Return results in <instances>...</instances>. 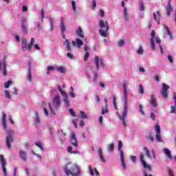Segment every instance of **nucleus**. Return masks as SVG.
I'll use <instances>...</instances> for the list:
<instances>
[{
  "label": "nucleus",
  "instance_id": "f257e3e1",
  "mask_svg": "<svg viewBox=\"0 0 176 176\" xmlns=\"http://www.w3.org/2000/svg\"><path fill=\"white\" fill-rule=\"evenodd\" d=\"M65 173L66 175H69L70 174L72 176H80L81 175L79 166L72 162L66 164Z\"/></svg>",
  "mask_w": 176,
  "mask_h": 176
},
{
  "label": "nucleus",
  "instance_id": "f03ea898",
  "mask_svg": "<svg viewBox=\"0 0 176 176\" xmlns=\"http://www.w3.org/2000/svg\"><path fill=\"white\" fill-rule=\"evenodd\" d=\"M48 105H49L50 112H51L52 114L55 116L56 115L55 111H57L60 106V96L56 95L54 98H53L52 103L49 102Z\"/></svg>",
  "mask_w": 176,
  "mask_h": 176
},
{
  "label": "nucleus",
  "instance_id": "7ed1b4c3",
  "mask_svg": "<svg viewBox=\"0 0 176 176\" xmlns=\"http://www.w3.org/2000/svg\"><path fill=\"white\" fill-rule=\"evenodd\" d=\"M99 34L103 37L107 38L108 36V31L109 30V25L107 21L103 20L99 21Z\"/></svg>",
  "mask_w": 176,
  "mask_h": 176
},
{
  "label": "nucleus",
  "instance_id": "20e7f679",
  "mask_svg": "<svg viewBox=\"0 0 176 176\" xmlns=\"http://www.w3.org/2000/svg\"><path fill=\"white\" fill-rule=\"evenodd\" d=\"M129 111V104H127V101L124 102V109L123 113H122V116L118 115V118L123 122V126L124 127L126 126V122L124 120L127 117V111Z\"/></svg>",
  "mask_w": 176,
  "mask_h": 176
},
{
  "label": "nucleus",
  "instance_id": "39448f33",
  "mask_svg": "<svg viewBox=\"0 0 176 176\" xmlns=\"http://www.w3.org/2000/svg\"><path fill=\"white\" fill-rule=\"evenodd\" d=\"M8 135L6 138V144H7V146L8 149H11V143H13L14 142V131H8L7 132Z\"/></svg>",
  "mask_w": 176,
  "mask_h": 176
},
{
  "label": "nucleus",
  "instance_id": "423d86ee",
  "mask_svg": "<svg viewBox=\"0 0 176 176\" xmlns=\"http://www.w3.org/2000/svg\"><path fill=\"white\" fill-rule=\"evenodd\" d=\"M140 161H141L143 168H144L145 170H148L149 173H151L152 171L151 166L150 164H147V163H146L144 159V155L142 154L141 155H140Z\"/></svg>",
  "mask_w": 176,
  "mask_h": 176
},
{
  "label": "nucleus",
  "instance_id": "0eeeda50",
  "mask_svg": "<svg viewBox=\"0 0 176 176\" xmlns=\"http://www.w3.org/2000/svg\"><path fill=\"white\" fill-rule=\"evenodd\" d=\"M0 161L1 163L2 170L3 171L4 176H8L7 170H6V160L4 159L3 155H0Z\"/></svg>",
  "mask_w": 176,
  "mask_h": 176
},
{
  "label": "nucleus",
  "instance_id": "6e6552de",
  "mask_svg": "<svg viewBox=\"0 0 176 176\" xmlns=\"http://www.w3.org/2000/svg\"><path fill=\"white\" fill-rule=\"evenodd\" d=\"M170 87L166 83H163L162 91H161V96L164 99H166L168 97L167 91H168Z\"/></svg>",
  "mask_w": 176,
  "mask_h": 176
},
{
  "label": "nucleus",
  "instance_id": "1a4fd4ad",
  "mask_svg": "<svg viewBox=\"0 0 176 176\" xmlns=\"http://www.w3.org/2000/svg\"><path fill=\"white\" fill-rule=\"evenodd\" d=\"M70 144L74 147H78V142H77L76 134L74 132L71 133Z\"/></svg>",
  "mask_w": 176,
  "mask_h": 176
},
{
  "label": "nucleus",
  "instance_id": "9d476101",
  "mask_svg": "<svg viewBox=\"0 0 176 176\" xmlns=\"http://www.w3.org/2000/svg\"><path fill=\"white\" fill-rule=\"evenodd\" d=\"M94 63L96 64V70H100V63L102 67H104V60L102 59H100L98 56H95Z\"/></svg>",
  "mask_w": 176,
  "mask_h": 176
},
{
  "label": "nucleus",
  "instance_id": "9b49d317",
  "mask_svg": "<svg viewBox=\"0 0 176 176\" xmlns=\"http://www.w3.org/2000/svg\"><path fill=\"white\" fill-rule=\"evenodd\" d=\"M21 29H22V32H23V34H28V21H26L25 19H23L22 21Z\"/></svg>",
  "mask_w": 176,
  "mask_h": 176
},
{
  "label": "nucleus",
  "instance_id": "f8f14e48",
  "mask_svg": "<svg viewBox=\"0 0 176 176\" xmlns=\"http://www.w3.org/2000/svg\"><path fill=\"white\" fill-rule=\"evenodd\" d=\"M173 8L171 5V0L168 1V6H166L167 16L170 17V12H173Z\"/></svg>",
  "mask_w": 176,
  "mask_h": 176
},
{
  "label": "nucleus",
  "instance_id": "ddd939ff",
  "mask_svg": "<svg viewBox=\"0 0 176 176\" xmlns=\"http://www.w3.org/2000/svg\"><path fill=\"white\" fill-rule=\"evenodd\" d=\"M150 104L154 108L158 107V103L157 102L155 94H152V96H151Z\"/></svg>",
  "mask_w": 176,
  "mask_h": 176
},
{
  "label": "nucleus",
  "instance_id": "4468645a",
  "mask_svg": "<svg viewBox=\"0 0 176 176\" xmlns=\"http://www.w3.org/2000/svg\"><path fill=\"white\" fill-rule=\"evenodd\" d=\"M83 45V41L80 40V38H76V41H72V46H77L78 47H80V46H82Z\"/></svg>",
  "mask_w": 176,
  "mask_h": 176
},
{
  "label": "nucleus",
  "instance_id": "2eb2a0df",
  "mask_svg": "<svg viewBox=\"0 0 176 176\" xmlns=\"http://www.w3.org/2000/svg\"><path fill=\"white\" fill-rule=\"evenodd\" d=\"M28 41L26 38H22V50L23 52H25L28 50Z\"/></svg>",
  "mask_w": 176,
  "mask_h": 176
},
{
  "label": "nucleus",
  "instance_id": "dca6fc26",
  "mask_svg": "<svg viewBox=\"0 0 176 176\" xmlns=\"http://www.w3.org/2000/svg\"><path fill=\"white\" fill-rule=\"evenodd\" d=\"M63 45L66 46V50L67 52H72V49L71 47V45L69 44V40L66 39L65 41H63Z\"/></svg>",
  "mask_w": 176,
  "mask_h": 176
},
{
  "label": "nucleus",
  "instance_id": "f3484780",
  "mask_svg": "<svg viewBox=\"0 0 176 176\" xmlns=\"http://www.w3.org/2000/svg\"><path fill=\"white\" fill-rule=\"evenodd\" d=\"M6 117H7L6 113H2V126H3V129L5 130L7 129Z\"/></svg>",
  "mask_w": 176,
  "mask_h": 176
},
{
  "label": "nucleus",
  "instance_id": "a211bd4d",
  "mask_svg": "<svg viewBox=\"0 0 176 176\" xmlns=\"http://www.w3.org/2000/svg\"><path fill=\"white\" fill-rule=\"evenodd\" d=\"M76 35L78 38H84V33L81 27H78V30H76Z\"/></svg>",
  "mask_w": 176,
  "mask_h": 176
},
{
  "label": "nucleus",
  "instance_id": "6ab92c4d",
  "mask_svg": "<svg viewBox=\"0 0 176 176\" xmlns=\"http://www.w3.org/2000/svg\"><path fill=\"white\" fill-rule=\"evenodd\" d=\"M26 155H28V152L23 151H19L20 158L23 161H26V160H27Z\"/></svg>",
  "mask_w": 176,
  "mask_h": 176
},
{
  "label": "nucleus",
  "instance_id": "aec40b11",
  "mask_svg": "<svg viewBox=\"0 0 176 176\" xmlns=\"http://www.w3.org/2000/svg\"><path fill=\"white\" fill-rule=\"evenodd\" d=\"M122 87H123V89H124L123 95H124V102H126V100H127L126 83L124 82Z\"/></svg>",
  "mask_w": 176,
  "mask_h": 176
},
{
  "label": "nucleus",
  "instance_id": "412c9836",
  "mask_svg": "<svg viewBox=\"0 0 176 176\" xmlns=\"http://www.w3.org/2000/svg\"><path fill=\"white\" fill-rule=\"evenodd\" d=\"M67 153H69L70 155H80L78 151H72V146L67 147Z\"/></svg>",
  "mask_w": 176,
  "mask_h": 176
},
{
  "label": "nucleus",
  "instance_id": "4be33fe9",
  "mask_svg": "<svg viewBox=\"0 0 176 176\" xmlns=\"http://www.w3.org/2000/svg\"><path fill=\"white\" fill-rule=\"evenodd\" d=\"M163 151H164V154L166 155L168 159H170V160H173V156L171 155L170 150L168 149V148H164L163 149Z\"/></svg>",
  "mask_w": 176,
  "mask_h": 176
},
{
  "label": "nucleus",
  "instance_id": "5701e85b",
  "mask_svg": "<svg viewBox=\"0 0 176 176\" xmlns=\"http://www.w3.org/2000/svg\"><path fill=\"white\" fill-rule=\"evenodd\" d=\"M35 43V40L34 38H31L30 43L27 45L28 51H30L32 50V47L33 46L34 43Z\"/></svg>",
  "mask_w": 176,
  "mask_h": 176
},
{
  "label": "nucleus",
  "instance_id": "b1692460",
  "mask_svg": "<svg viewBox=\"0 0 176 176\" xmlns=\"http://www.w3.org/2000/svg\"><path fill=\"white\" fill-rule=\"evenodd\" d=\"M120 160H121L122 167H123L124 170H126V163H124V154L122 153H121Z\"/></svg>",
  "mask_w": 176,
  "mask_h": 176
},
{
  "label": "nucleus",
  "instance_id": "393cba45",
  "mask_svg": "<svg viewBox=\"0 0 176 176\" xmlns=\"http://www.w3.org/2000/svg\"><path fill=\"white\" fill-rule=\"evenodd\" d=\"M63 96V102H65V104L67 107H69L70 105H71V104H70V102H69V98H68V96L67 95H66V96Z\"/></svg>",
  "mask_w": 176,
  "mask_h": 176
},
{
  "label": "nucleus",
  "instance_id": "a878e982",
  "mask_svg": "<svg viewBox=\"0 0 176 176\" xmlns=\"http://www.w3.org/2000/svg\"><path fill=\"white\" fill-rule=\"evenodd\" d=\"M118 151H120V155H122V153L124 155V153L122 150V146H123L122 140L118 141Z\"/></svg>",
  "mask_w": 176,
  "mask_h": 176
},
{
  "label": "nucleus",
  "instance_id": "bb28decb",
  "mask_svg": "<svg viewBox=\"0 0 176 176\" xmlns=\"http://www.w3.org/2000/svg\"><path fill=\"white\" fill-rule=\"evenodd\" d=\"M36 124L40 126L41 120L38 115V112H36V118H35Z\"/></svg>",
  "mask_w": 176,
  "mask_h": 176
},
{
  "label": "nucleus",
  "instance_id": "cd10ccee",
  "mask_svg": "<svg viewBox=\"0 0 176 176\" xmlns=\"http://www.w3.org/2000/svg\"><path fill=\"white\" fill-rule=\"evenodd\" d=\"M150 45H151V48L152 51H155V39H153V38L150 39Z\"/></svg>",
  "mask_w": 176,
  "mask_h": 176
},
{
  "label": "nucleus",
  "instance_id": "c85d7f7f",
  "mask_svg": "<svg viewBox=\"0 0 176 176\" xmlns=\"http://www.w3.org/2000/svg\"><path fill=\"white\" fill-rule=\"evenodd\" d=\"M143 151L145 152V155H146V157L151 158V153L148 150L147 147H144Z\"/></svg>",
  "mask_w": 176,
  "mask_h": 176
},
{
  "label": "nucleus",
  "instance_id": "c756f323",
  "mask_svg": "<svg viewBox=\"0 0 176 176\" xmlns=\"http://www.w3.org/2000/svg\"><path fill=\"white\" fill-rule=\"evenodd\" d=\"M115 149V144L113 143L109 144L107 146V150H109V152H113Z\"/></svg>",
  "mask_w": 176,
  "mask_h": 176
},
{
  "label": "nucleus",
  "instance_id": "7c9ffc66",
  "mask_svg": "<svg viewBox=\"0 0 176 176\" xmlns=\"http://www.w3.org/2000/svg\"><path fill=\"white\" fill-rule=\"evenodd\" d=\"M50 31H53L54 30V27H53V23H54V20L53 18H50Z\"/></svg>",
  "mask_w": 176,
  "mask_h": 176
},
{
  "label": "nucleus",
  "instance_id": "2f4dec72",
  "mask_svg": "<svg viewBox=\"0 0 176 176\" xmlns=\"http://www.w3.org/2000/svg\"><path fill=\"white\" fill-rule=\"evenodd\" d=\"M60 29H61V33H65L66 31V26L63 21H61V25L60 26Z\"/></svg>",
  "mask_w": 176,
  "mask_h": 176
},
{
  "label": "nucleus",
  "instance_id": "473e14b6",
  "mask_svg": "<svg viewBox=\"0 0 176 176\" xmlns=\"http://www.w3.org/2000/svg\"><path fill=\"white\" fill-rule=\"evenodd\" d=\"M164 28L165 32H166L167 35L170 36V37H173V35L170 33V30L169 29V27L164 25Z\"/></svg>",
  "mask_w": 176,
  "mask_h": 176
},
{
  "label": "nucleus",
  "instance_id": "72a5a7b5",
  "mask_svg": "<svg viewBox=\"0 0 176 176\" xmlns=\"http://www.w3.org/2000/svg\"><path fill=\"white\" fill-rule=\"evenodd\" d=\"M58 89L60 94H61L63 96H67V94H66V92H65V91H63V89H62V88H61V87H60V85H58Z\"/></svg>",
  "mask_w": 176,
  "mask_h": 176
},
{
  "label": "nucleus",
  "instance_id": "f704fd0d",
  "mask_svg": "<svg viewBox=\"0 0 176 176\" xmlns=\"http://www.w3.org/2000/svg\"><path fill=\"white\" fill-rule=\"evenodd\" d=\"M170 113H176V100L175 102L174 103V106L170 107Z\"/></svg>",
  "mask_w": 176,
  "mask_h": 176
},
{
  "label": "nucleus",
  "instance_id": "c9c22d12",
  "mask_svg": "<svg viewBox=\"0 0 176 176\" xmlns=\"http://www.w3.org/2000/svg\"><path fill=\"white\" fill-rule=\"evenodd\" d=\"M80 114L82 119H87L88 118L87 115L86 114V112L81 111L80 112Z\"/></svg>",
  "mask_w": 176,
  "mask_h": 176
},
{
  "label": "nucleus",
  "instance_id": "e433bc0d",
  "mask_svg": "<svg viewBox=\"0 0 176 176\" xmlns=\"http://www.w3.org/2000/svg\"><path fill=\"white\" fill-rule=\"evenodd\" d=\"M2 65H3V76H7L6 62H3V63H2Z\"/></svg>",
  "mask_w": 176,
  "mask_h": 176
},
{
  "label": "nucleus",
  "instance_id": "4c0bfd02",
  "mask_svg": "<svg viewBox=\"0 0 176 176\" xmlns=\"http://www.w3.org/2000/svg\"><path fill=\"white\" fill-rule=\"evenodd\" d=\"M139 93L141 95L144 94V87L141 84H140V85H139Z\"/></svg>",
  "mask_w": 176,
  "mask_h": 176
},
{
  "label": "nucleus",
  "instance_id": "58836bf2",
  "mask_svg": "<svg viewBox=\"0 0 176 176\" xmlns=\"http://www.w3.org/2000/svg\"><path fill=\"white\" fill-rule=\"evenodd\" d=\"M56 71L59 72L60 73H65V68L61 66V67H56Z\"/></svg>",
  "mask_w": 176,
  "mask_h": 176
},
{
  "label": "nucleus",
  "instance_id": "ea45409f",
  "mask_svg": "<svg viewBox=\"0 0 176 176\" xmlns=\"http://www.w3.org/2000/svg\"><path fill=\"white\" fill-rule=\"evenodd\" d=\"M66 56L67 58H69L71 60H73L75 58H74L73 54H72L71 52H67Z\"/></svg>",
  "mask_w": 176,
  "mask_h": 176
},
{
  "label": "nucleus",
  "instance_id": "a19ab883",
  "mask_svg": "<svg viewBox=\"0 0 176 176\" xmlns=\"http://www.w3.org/2000/svg\"><path fill=\"white\" fill-rule=\"evenodd\" d=\"M155 131H156V134L162 133V131L160 130V126L159 124H156V126H155Z\"/></svg>",
  "mask_w": 176,
  "mask_h": 176
},
{
  "label": "nucleus",
  "instance_id": "79ce46f5",
  "mask_svg": "<svg viewBox=\"0 0 176 176\" xmlns=\"http://www.w3.org/2000/svg\"><path fill=\"white\" fill-rule=\"evenodd\" d=\"M156 140L157 142H162V136L160 133H156Z\"/></svg>",
  "mask_w": 176,
  "mask_h": 176
},
{
  "label": "nucleus",
  "instance_id": "37998d69",
  "mask_svg": "<svg viewBox=\"0 0 176 176\" xmlns=\"http://www.w3.org/2000/svg\"><path fill=\"white\" fill-rule=\"evenodd\" d=\"M35 144H36V146H38V148H40L42 151H44V149H43V144H42V143H41L40 142H36Z\"/></svg>",
  "mask_w": 176,
  "mask_h": 176
},
{
  "label": "nucleus",
  "instance_id": "c03bdc74",
  "mask_svg": "<svg viewBox=\"0 0 176 176\" xmlns=\"http://www.w3.org/2000/svg\"><path fill=\"white\" fill-rule=\"evenodd\" d=\"M113 104L114 107L116 109V110H118V108H117V104H116V96H113Z\"/></svg>",
  "mask_w": 176,
  "mask_h": 176
},
{
  "label": "nucleus",
  "instance_id": "a18cd8bd",
  "mask_svg": "<svg viewBox=\"0 0 176 176\" xmlns=\"http://www.w3.org/2000/svg\"><path fill=\"white\" fill-rule=\"evenodd\" d=\"M5 96H6V98H7L8 99H10L11 98L10 93L8 90L5 91Z\"/></svg>",
  "mask_w": 176,
  "mask_h": 176
},
{
  "label": "nucleus",
  "instance_id": "49530a36",
  "mask_svg": "<svg viewBox=\"0 0 176 176\" xmlns=\"http://www.w3.org/2000/svg\"><path fill=\"white\" fill-rule=\"evenodd\" d=\"M12 83V82L11 80H9L8 82H6L4 84L5 88L8 89V87H10V85H11Z\"/></svg>",
  "mask_w": 176,
  "mask_h": 176
},
{
  "label": "nucleus",
  "instance_id": "de8ad7c7",
  "mask_svg": "<svg viewBox=\"0 0 176 176\" xmlns=\"http://www.w3.org/2000/svg\"><path fill=\"white\" fill-rule=\"evenodd\" d=\"M153 134L154 133L153 132L149 133L148 138L151 142H153L155 140V139L153 138Z\"/></svg>",
  "mask_w": 176,
  "mask_h": 176
},
{
  "label": "nucleus",
  "instance_id": "09e8293b",
  "mask_svg": "<svg viewBox=\"0 0 176 176\" xmlns=\"http://www.w3.org/2000/svg\"><path fill=\"white\" fill-rule=\"evenodd\" d=\"M124 41L123 40H120V41H118L117 45L118 47H122L124 45Z\"/></svg>",
  "mask_w": 176,
  "mask_h": 176
},
{
  "label": "nucleus",
  "instance_id": "8fccbe9b",
  "mask_svg": "<svg viewBox=\"0 0 176 176\" xmlns=\"http://www.w3.org/2000/svg\"><path fill=\"white\" fill-rule=\"evenodd\" d=\"M89 58V52H86L85 56H84V60L87 61L88 58Z\"/></svg>",
  "mask_w": 176,
  "mask_h": 176
},
{
  "label": "nucleus",
  "instance_id": "3c124183",
  "mask_svg": "<svg viewBox=\"0 0 176 176\" xmlns=\"http://www.w3.org/2000/svg\"><path fill=\"white\" fill-rule=\"evenodd\" d=\"M168 176H175L174 171L173 170V169H170V168L168 170Z\"/></svg>",
  "mask_w": 176,
  "mask_h": 176
},
{
  "label": "nucleus",
  "instance_id": "603ef678",
  "mask_svg": "<svg viewBox=\"0 0 176 176\" xmlns=\"http://www.w3.org/2000/svg\"><path fill=\"white\" fill-rule=\"evenodd\" d=\"M72 5L73 11L76 12V1H72Z\"/></svg>",
  "mask_w": 176,
  "mask_h": 176
},
{
  "label": "nucleus",
  "instance_id": "864d4df0",
  "mask_svg": "<svg viewBox=\"0 0 176 176\" xmlns=\"http://www.w3.org/2000/svg\"><path fill=\"white\" fill-rule=\"evenodd\" d=\"M69 111L72 117H76V112L74 111L73 109H69Z\"/></svg>",
  "mask_w": 176,
  "mask_h": 176
},
{
  "label": "nucleus",
  "instance_id": "5fc2aeb1",
  "mask_svg": "<svg viewBox=\"0 0 176 176\" xmlns=\"http://www.w3.org/2000/svg\"><path fill=\"white\" fill-rule=\"evenodd\" d=\"M131 160L132 162H133L134 164H136V161H137L136 155L131 156Z\"/></svg>",
  "mask_w": 176,
  "mask_h": 176
},
{
  "label": "nucleus",
  "instance_id": "6e6d98bb",
  "mask_svg": "<svg viewBox=\"0 0 176 176\" xmlns=\"http://www.w3.org/2000/svg\"><path fill=\"white\" fill-rule=\"evenodd\" d=\"M41 22L43 23V20L45 19L44 10H41Z\"/></svg>",
  "mask_w": 176,
  "mask_h": 176
},
{
  "label": "nucleus",
  "instance_id": "4d7b16f0",
  "mask_svg": "<svg viewBox=\"0 0 176 176\" xmlns=\"http://www.w3.org/2000/svg\"><path fill=\"white\" fill-rule=\"evenodd\" d=\"M138 54L140 55H142V54H144V50H142V46L138 49Z\"/></svg>",
  "mask_w": 176,
  "mask_h": 176
},
{
  "label": "nucleus",
  "instance_id": "13d9d810",
  "mask_svg": "<svg viewBox=\"0 0 176 176\" xmlns=\"http://www.w3.org/2000/svg\"><path fill=\"white\" fill-rule=\"evenodd\" d=\"M150 117H151V119H152L153 120H156V118H155L156 116H155V113H153V112L151 113Z\"/></svg>",
  "mask_w": 176,
  "mask_h": 176
},
{
  "label": "nucleus",
  "instance_id": "bf43d9fd",
  "mask_svg": "<svg viewBox=\"0 0 176 176\" xmlns=\"http://www.w3.org/2000/svg\"><path fill=\"white\" fill-rule=\"evenodd\" d=\"M89 174H91V176L94 175V171L93 170V168L91 166H89Z\"/></svg>",
  "mask_w": 176,
  "mask_h": 176
},
{
  "label": "nucleus",
  "instance_id": "052dcab7",
  "mask_svg": "<svg viewBox=\"0 0 176 176\" xmlns=\"http://www.w3.org/2000/svg\"><path fill=\"white\" fill-rule=\"evenodd\" d=\"M151 36L152 37L151 38H153V40L155 39V30H152V32H151Z\"/></svg>",
  "mask_w": 176,
  "mask_h": 176
},
{
  "label": "nucleus",
  "instance_id": "680f3d73",
  "mask_svg": "<svg viewBox=\"0 0 176 176\" xmlns=\"http://www.w3.org/2000/svg\"><path fill=\"white\" fill-rule=\"evenodd\" d=\"M100 157V159L101 160L102 162L105 164L106 163V161H105V159H104V157L103 155H99Z\"/></svg>",
  "mask_w": 176,
  "mask_h": 176
},
{
  "label": "nucleus",
  "instance_id": "e2e57ef3",
  "mask_svg": "<svg viewBox=\"0 0 176 176\" xmlns=\"http://www.w3.org/2000/svg\"><path fill=\"white\" fill-rule=\"evenodd\" d=\"M140 11L144 12V3L140 4Z\"/></svg>",
  "mask_w": 176,
  "mask_h": 176
},
{
  "label": "nucleus",
  "instance_id": "0e129e2a",
  "mask_svg": "<svg viewBox=\"0 0 176 176\" xmlns=\"http://www.w3.org/2000/svg\"><path fill=\"white\" fill-rule=\"evenodd\" d=\"M108 113V109H104V108H102V115H104L105 113Z\"/></svg>",
  "mask_w": 176,
  "mask_h": 176
},
{
  "label": "nucleus",
  "instance_id": "69168bd1",
  "mask_svg": "<svg viewBox=\"0 0 176 176\" xmlns=\"http://www.w3.org/2000/svg\"><path fill=\"white\" fill-rule=\"evenodd\" d=\"M140 112H141L142 116H145L144 111L142 110V106L141 104L139 105Z\"/></svg>",
  "mask_w": 176,
  "mask_h": 176
},
{
  "label": "nucleus",
  "instance_id": "338daca9",
  "mask_svg": "<svg viewBox=\"0 0 176 176\" xmlns=\"http://www.w3.org/2000/svg\"><path fill=\"white\" fill-rule=\"evenodd\" d=\"M168 61H170L171 64L173 63V56H171L170 55L168 56Z\"/></svg>",
  "mask_w": 176,
  "mask_h": 176
},
{
  "label": "nucleus",
  "instance_id": "774afa93",
  "mask_svg": "<svg viewBox=\"0 0 176 176\" xmlns=\"http://www.w3.org/2000/svg\"><path fill=\"white\" fill-rule=\"evenodd\" d=\"M48 72L55 70V68L53 66H48L47 67Z\"/></svg>",
  "mask_w": 176,
  "mask_h": 176
}]
</instances>
